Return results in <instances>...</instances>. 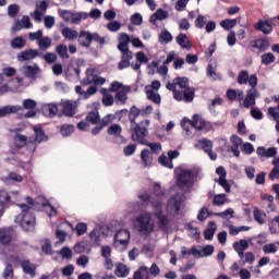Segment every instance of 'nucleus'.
<instances>
[{
	"instance_id": "nucleus-41",
	"label": "nucleus",
	"mask_w": 279,
	"mask_h": 279,
	"mask_svg": "<svg viewBox=\"0 0 279 279\" xmlns=\"http://www.w3.org/2000/svg\"><path fill=\"white\" fill-rule=\"evenodd\" d=\"M134 279H151L149 268L146 266L140 267V269L134 274Z\"/></svg>"
},
{
	"instance_id": "nucleus-26",
	"label": "nucleus",
	"mask_w": 279,
	"mask_h": 279,
	"mask_svg": "<svg viewBox=\"0 0 279 279\" xmlns=\"http://www.w3.org/2000/svg\"><path fill=\"white\" fill-rule=\"evenodd\" d=\"M32 29L34 25L29 21V16H23L21 21H17L15 25L12 27V32H21V29Z\"/></svg>"
},
{
	"instance_id": "nucleus-27",
	"label": "nucleus",
	"mask_w": 279,
	"mask_h": 279,
	"mask_svg": "<svg viewBox=\"0 0 279 279\" xmlns=\"http://www.w3.org/2000/svg\"><path fill=\"white\" fill-rule=\"evenodd\" d=\"M23 108L21 106L8 105L0 108V119L3 117H8V114H16V112H21Z\"/></svg>"
},
{
	"instance_id": "nucleus-31",
	"label": "nucleus",
	"mask_w": 279,
	"mask_h": 279,
	"mask_svg": "<svg viewBox=\"0 0 279 279\" xmlns=\"http://www.w3.org/2000/svg\"><path fill=\"white\" fill-rule=\"evenodd\" d=\"M215 232H217V223L215 221H209L208 228L204 231L205 241H213Z\"/></svg>"
},
{
	"instance_id": "nucleus-39",
	"label": "nucleus",
	"mask_w": 279,
	"mask_h": 279,
	"mask_svg": "<svg viewBox=\"0 0 279 279\" xmlns=\"http://www.w3.org/2000/svg\"><path fill=\"white\" fill-rule=\"evenodd\" d=\"M100 93L102 95L104 106L110 107V106H112V104H114V96H112V94L108 93V89L102 88V89H100Z\"/></svg>"
},
{
	"instance_id": "nucleus-46",
	"label": "nucleus",
	"mask_w": 279,
	"mask_h": 279,
	"mask_svg": "<svg viewBox=\"0 0 279 279\" xmlns=\"http://www.w3.org/2000/svg\"><path fill=\"white\" fill-rule=\"evenodd\" d=\"M142 117V111L136 106L131 107L129 119L131 123H136V118Z\"/></svg>"
},
{
	"instance_id": "nucleus-53",
	"label": "nucleus",
	"mask_w": 279,
	"mask_h": 279,
	"mask_svg": "<svg viewBox=\"0 0 279 279\" xmlns=\"http://www.w3.org/2000/svg\"><path fill=\"white\" fill-rule=\"evenodd\" d=\"M250 80V72L247 70H242L238 75V84H247Z\"/></svg>"
},
{
	"instance_id": "nucleus-14",
	"label": "nucleus",
	"mask_w": 279,
	"mask_h": 279,
	"mask_svg": "<svg viewBox=\"0 0 279 279\" xmlns=\"http://www.w3.org/2000/svg\"><path fill=\"white\" fill-rule=\"evenodd\" d=\"M14 145L19 149L26 147V149H28V151H32V140L29 136L27 137L26 135L16 133L14 136Z\"/></svg>"
},
{
	"instance_id": "nucleus-33",
	"label": "nucleus",
	"mask_w": 279,
	"mask_h": 279,
	"mask_svg": "<svg viewBox=\"0 0 279 279\" xmlns=\"http://www.w3.org/2000/svg\"><path fill=\"white\" fill-rule=\"evenodd\" d=\"M119 45L118 49H129L130 48V43L132 41V37L128 36L125 33H120L119 34Z\"/></svg>"
},
{
	"instance_id": "nucleus-38",
	"label": "nucleus",
	"mask_w": 279,
	"mask_h": 279,
	"mask_svg": "<svg viewBox=\"0 0 279 279\" xmlns=\"http://www.w3.org/2000/svg\"><path fill=\"white\" fill-rule=\"evenodd\" d=\"M43 112L46 117H56L58 114V106L54 104L44 105Z\"/></svg>"
},
{
	"instance_id": "nucleus-63",
	"label": "nucleus",
	"mask_w": 279,
	"mask_h": 279,
	"mask_svg": "<svg viewBox=\"0 0 279 279\" xmlns=\"http://www.w3.org/2000/svg\"><path fill=\"white\" fill-rule=\"evenodd\" d=\"M3 278L4 279H14V269L12 268V265H7L3 271Z\"/></svg>"
},
{
	"instance_id": "nucleus-42",
	"label": "nucleus",
	"mask_w": 279,
	"mask_h": 279,
	"mask_svg": "<svg viewBox=\"0 0 279 279\" xmlns=\"http://www.w3.org/2000/svg\"><path fill=\"white\" fill-rule=\"evenodd\" d=\"M62 36L66 39V40H75V38H77L78 33L77 31H74L73 28L70 27H65L61 31Z\"/></svg>"
},
{
	"instance_id": "nucleus-25",
	"label": "nucleus",
	"mask_w": 279,
	"mask_h": 279,
	"mask_svg": "<svg viewBox=\"0 0 279 279\" xmlns=\"http://www.w3.org/2000/svg\"><path fill=\"white\" fill-rule=\"evenodd\" d=\"M175 40L179 44V47H181V49H193V43H191V39H189V36H186V34L180 33L175 37Z\"/></svg>"
},
{
	"instance_id": "nucleus-61",
	"label": "nucleus",
	"mask_w": 279,
	"mask_h": 279,
	"mask_svg": "<svg viewBox=\"0 0 279 279\" xmlns=\"http://www.w3.org/2000/svg\"><path fill=\"white\" fill-rule=\"evenodd\" d=\"M22 105H23V108H25V110H34V108L38 106V104L34 99H25L23 100Z\"/></svg>"
},
{
	"instance_id": "nucleus-52",
	"label": "nucleus",
	"mask_w": 279,
	"mask_h": 279,
	"mask_svg": "<svg viewBox=\"0 0 279 279\" xmlns=\"http://www.w3.org/2000/svg\"><path fill=\"white\" fill-rule=\"evenodd\" d=\"M198 147L205 151V154L213 149V141L210 140H201L198 142Z\"/></svg>"
},
{
	"instance_id": "nucleus-60",
	"label": "nucleus",
	"mask_w": 279,
	"mask_h": 279,
	"mask_svg": "<svg viewBox=\"0 0 279 279\" xmlns=\"http://www.w3.org/2000/svg\"><path fill=\"white\" fill-rule=\"evenodd\" d=\"M214 206H223L226 204V194H217L213 201Z\"/></svg>"
},
{
	"instance_id": "nucleus-56",
	"label": "nucleus",
	"mask_w": 279,
	"mask_h": 279,
	"mask_svg": "<svg viewBox=\"0 0 279 279\" xmlns=\"http://www.w3.org/2000/svg\"><path fill=\"white\" fill-rule=\"evenodd\" d=\"M87 121L89 123H93L94 125H97V123L100 121L99 112L98 111H92L86 117Z\"/></svg>"
},
{
	"instance_id": "nucleus-19",
	"label": "nucleus",
	"mask_w": 279,
	"mask_h": 279,
	"mask_svg": "<svg viewBox=\"0 0 279 279\" xmlns=\"http://www.w3.org/2000/svg\"><path fill=\"white\" fill-rule=\"evenodd\" d=\"M21 72L25 77H34L40 73V66L38 64L34 63L32 65L25 64L21 68Z\"/></svg>"
},
{
	"instance_id": "nucleus-45",
	"label": "nucleus",
	"mask_w": 279,
	"mask_h": 279,
	"mask_svg": "<svg viewBox=\"0 0 279 279\" xmlns=\"http://www.w3.org/2000/svg\"><path fill=\"white\" fill-rule=\"evenodd\" d=\"M220 26L226 29L227 32H230V29L236 27V20L234 19H227L220 22Z\"/></svg>"
},
{
	"instance_id": "nucleus-17",
	"label": "nucleus",
	"mask_w": 279,
	"mask_h": 279,
	"mask_svg": "<svg viewBox=\"0 0 279 279\" xmlns=\"http://www.w3.org/2000/svg\"><path fill=\"white\" fill-rule=\"evenodd\" d=\"M174 159H175V150H169L167 155H161L158 158V162L162 167H167V169H173Z\"/></svg>"
},
{
	"instance_id": "nucleus-30",
	"label": "nucleus",
	"mask_w": 279,
	"mask_h": 279,
	"mask_svg": "<svg viewBox=\"0 0 279 279\" xmlns=\"http://www.w3.org/2000/svg\"><path fill=\"white\" fill-rule=\"evenodd\" d=\"M114 274L118 278H128L130 276V268L125 264H116Z\"/></svg>"
},
{
	"instance_id": "nucleus-7",
	"label": "nucleus",
	"mask_w": 279,
	"mask_h": 279,
	"mask_svg": "<svg viewBox=\"0 0 279 279\" xmlns=\"http://www.w3.org/2000/svg\"><path fill=\"white\" fill-rule=\"evenodd\" d=\"M130 231L126 229L118 230L114 233V247L117 250H128V246L130 245Z\"/></svg>"
},
{
	"instance_id": "nucleus-6",
	"label": "nucleus",
	"mask_w": 279,
	"mask_h": 279,
	"mask_svg": "<svg viewBox=\"0 0 279 279\" xmlns=\"http://www.w3.org/2000/svg\"><path fill=\"white\" fill-rule=\"evenodd\" d=\"M148 132L146 128H141L138 123L134 122L131 123V137L132 141L135 143H140L141 145H147V141L145 137L147 136Z\"/></svg>"
},
{
	"instance_id": "nucleus-49",
	"label": "nucleus",
	"mask_w": 279,
	"mask_h": 279,
	"mask_svg": "<svg viewBox=\"0 0 279 279\" xmlns=\"http://www.w3.org/2000/svg\"><path fill=\"white\" fill-rule=\"evenodd\" d=\"M56 51L58 56L63 60H66L69 58V48L66 47V45L57 46Z\"/></svg>"
},
{
	"instance_id": "nucleus-64",
	"label": "nucleus",
	"mask_w": 279,
	"mask_h": 279,
	"mask_svg": "<svg viewBox=\"0 0 279 279\" xmlns=\"http://www.w3.org/2000/svg\"><path fill=\"white\" fill-rule=\"evenodd\" d=\"M19 10H21V7L19 4H11L8 7V14L11 17H14L19 14Z\"/></svg>"
},
{
	"instance_id": "nucleus-34",
	"label": "nucleus",
	"mask_w": 279,
	"mask_h": 279,
	"mask_svg": "<svg viewBox=\"0 0 279 279\" xmlns=\"http://www.w3.org/2000/svg\"><path fill=\"white\" fill-rule=\"evenodd\" d=\"M22 269L24 274H27L31 278L36 276V265L29 263V260L22 262Z\"/></svg>"
},
{
	"instance_id": "nucleus-28",
	"label": "nucleus",
	"mask_w": 279,
	"mask_h": 279,
	"mask_svg": "<svg viewBox=\"0 0 279 279\" xmlns=\"http://www.w3.org/2000/svg\"><path fill=\"white\" fill-rule=\"evenodd\" d=\"M93 43V34L82 31L78 35V45L81 47H90V44Z\"/></svg>"
},
{
	"instance_id": "nucleus-15",
	"label": "nucleus",
	"mask_w": 279,
	"mask_h": 279,
	"mask_svg": "<svg viewBox=\"0 0 279 279\" xmlns=\"http://www.w3.org/2000/svg\"><path fill=\"white\" fill-rule=\"evenodd\" d=\"M192 128L194 130H198V132H202L203 130H210V122H207L202 118L199 114L195 113L192 118Z\"/></svg>"
},
{
	"instance_id": "nucleus-62",
	"label": "nucleus",
	"mask_w": 279,
	"mask_h": 279,
	"mask_svg": "<svg viewBox=\"0 0 279 279\" xmlns=\"http://www.w3.org/2000/svg\"><path fill=\"white\" fill-rule=\"evenodd\" d=\"M242 153L246 156H252V154H254V145L252 143H244L242 146Z\"/></svg>"
},
{
	"instance_id": "nucleus-59",
	"label": "nucleus",
	"mask_w": 279,
	"mask_h": 279,
	"mask_svg": "<svg viewBox=\"0 0 279 279\" xmlns=\"http://www.w3.org/2000/svg\"><path fill=\"white\" fill-rule=\"evenodd\" d=\"M179 29H181V32H189V29H191V23L189 22V19L183 17L179 21Z\"/></svg>"
},
{
	"instance_id": "nucleus-29",
	"label": "nucleus",
	"mask_w": 279,
	"mask_h": 279,
	"mask_svg": "<svg viewBox=\"0 0 279 279\" xmlns=\"http://www.w3.org/2000/svg\"><path fill=\"white\" fill-rule=\"evenodd\" d=\"M243 90L241 89H228L227 90V99H229V101H243Z\"/></svg>"
},
{
	"instance_id": "nucleus-37",
	"label": "nucleus",
	"mask_w": 279,
	"mask_h": 279,
	"mask_svg": "<svg viewBox=\"0 0 279 279\" xmlns=\"http://www.w3.org/2000/svg\"><path fill=\"white\" fill-rule=\"evenodd\" d=\"M167 16H169L167 11L159 9L156 11V13H154L150 16V23H153V25H156V23H158V21H165V19H167Z\"/></svg>"
},
{
	"instance_id": "nucleus-48",
	"label": "nucleus",
	"mask_w": 279,
	"mask_h": 279,
	"mask_svg": "<svg viewBox=\"0 0 279 279\" xmlns=\"http://www.w3.org/2000/svg\"><path fill=\"white\" fill-rule=\"evenodd\" d=\"M254 215V220L259 223V226H263V223H265V219L264 217L266 216L265 213H263V210L258 209V207L254 208L253 211Z\"/></svg>"
},
{
	"instance_id": "nucleus-13",
	"label": "nucleus",
	"mask_w": 279,
	"mask_h": 279,
	"mask_svg": "<svg viewBox=\"0 0 279 279\" xmlns=\"http://www.w3.org/2000/svg\"><path fill=\"white\" fill-rule=\"evenodd\" d=\"M150 204L154 208V215L155 217H157V219H159L161 226H165L166 223H168L169 220L167 219V217L162 216V203L160 202V199L153 198L150 201Z\"/></svg>"
},
{
	"instance_id": "nucleus-40",
	"label": "nucleus",
	"mask_w": 279,
	"mask_h": 279,
	"mask_svg": "<svg viewBox=\"0 0 279 279\" xmlns=\"http://www.w3.org/2000/svg\"><path fill=\"white\" fill-rule=\"evenodd\" d=\"M141 160L144 167H151V162H153L151 151H149V149L142 150Z\"/></svg>"
},
{
	"instance_id": "nucleus-3",
	"label": "nucleus",
	"mask_w": 279,
	"mask_h": 279,
	"mask_svg": "<svg viewBox=\"0 0 279 279\" xmlns=\"http://www.w3.org/2000/svg\"><path fill=\"white\" fill-rule=\"evenodd\" d=\"M175 86H179V88L182 90H175L177 101H185V104H191V101L195 99V89L189 86V77H177Z\"/></svg>"
},
{
	"instance_id": "nucleus-36",
	"label": "nucleus",
	"mask_w": 279,
	"mask_h": 279,
	"mask_svg": "<svg viewBox=\"0 0 279 279\" xmlns=\"http://www.w3.org/2000/svg\"><path fill=\"white\" fill-rule=\"evenodd\" d=\"M146 90V97L149 99V101H153L154 104L160 105L161 97L158 92L151 90V87H145Z\"/></svg>"
},
{
	"instance_id": "nucleus-51",
	"label": "nucleus",
	"mask_w": 279,
	"mask_h": 279,
	"mask_svg": "<svg viewBox=\"0 0 279 279\" xmlns=\"http://www.w3.org/2000/svg\"><path fill=\"white\" fill-rule=\"evenodd\" d=\"M38 47L39 49H41L43 51L49 49V47H51V38L49 37H41L38 40Z\"/></svg>"
},
{
	"instance_id": "nucleus-11",
	"label": "nucleus",
	"mask_w": 279,
	"mask_h": 279,
	"mask_svg": "<svg viewBox=\"0 0 279 279\" xmlns=\"http://www.w3.org/2000/svg\"><path fill=\"white\" fill-rule=\"evenodd\" d=\"M121 132H123V129L119 124H111L107 129V134L112 136L118 145H123V143H125V137L121 135Z\"/></svg>"
},
{
	"instance_id": "nucleus-21",
	"label": "nucleus",
	"mask_w": 279,
	"mask_h": 279,
	"mask_svg": "<svg viewBox=\"0 0 279 279\" xmlns=\"http://www.w3.org/2000/svg\"><path fill=\"white\" fill-rule=\"evenodd\" d=\"M230 141L232 143L231 151L235 158H240L241 150L240 147L243 145V138L239 137V135H232L230 137Z\"/></svg>"
},
{
	"instance_id": "nucleus-12",
	"label": "nucleus",
	"mask_w": 279,
	"mask_h": 279,
	"mask_svg": "<svg viewBox=\"0 0 279 279\" xmlns=\"http://www.w3.org/2000/svg\"><path fill=\"white\" fill-rule=\"evenodd\" d=\"M49 3L47 1H39L36 3V10L31 14L36 23H43V16L47 12Z\"/></svg>"
},
{
	"instance_id": "nucleus-32",
	"label": "nucleus",
	"mask_w": 279,
	"mask_h": 279,
	"mask_svg": "<svg viewBox=\"0 0 279 279\" xmlns=\"http://www.w3.org/2000/svg\"><path fill=\"white\" fill-rule=\"evenodd\" d=\"M132 92V87L125 85L116 94L117 101L120 104H125L128 101V94Z\"/></svg>"
},
{
	"instance_id": "nucleus-58",
	"label": "nucleus",
	"mask_w": 279,
	"mask_h": 279,
	"mask_svg": "<svg viewBox=\"0 0 279 279\" xmlns=\"http://www.w3.org/2000/svg\"><path fill=\"white\" fill-rule=\"evenodd\" d=\"M75 230H76L78 236H84V234H86V232H88V225H86L84 222H80L78 225H76Z\"/></svg>"
},
{
	"instance_id": "nucleus-1",
	"label": "nucleus",
	"mask_w": 279,
	"mask_h": 279,
	"mask_svg": "<svg viewBox=\"0 0 279 279\" xmlns=\"http://www.w3.org/2000/svg\"><path fill=\"white\" fill-rule=\"evenodd\" d=\"M195 171L193 169H186L182 167L177 168V181L175 186L181 191V194H175V215H179L186 206V194L193 191L195 186Z\"/></svg>"
},
{
	"instance_id": "nucleus-4",
	"label": "nucleus",
	"mask_w": 279,
	"mask_h": 279,
	"mask_svg": "<svg viewBox=\"0 0 279 279\" xmlns=\"http://www.w3.org/2000/svg\"><path fill=\"white\" fill-rule=\"evenodd\" d=\"M133 228L137 230V232L147 235L154 232V219L151 218V213L144 211L141 213L134 220H133Z\"/></svg>"
},
{
	"instance_id": "nucleus-18",
	"label": "nucleus",
	"mask_w": 279,
	"mask_h": 279,
	"mask_svg": "<svg viewBox=\"0 0 279 279\" xmlns=\"http://www.w3.org/2000/svg\"><path fill=\"white\" fill-rule=\"evenodd\" d=\"M254 28L256 29V32H263L267 36L268 34H271V32H274V24H271L267 20H259L254 25Z\"/></svg>"
},
{
	"instance_id": "nucleus-9",
	"label": "nucleus",
	"mask_w": 279,
	"mask_h": 279,
	"mask_svg": "<svg viewBox=\"0 0 279 279\" xmlns=\"http://www.w3.org/2000/svg\"><path fill=\"white\" fill-rule=\"evenodd\" d=\"M97 70L87 69L86 77L82 81L83 86H88V84H94L95 86H104L106 80L101 76H97Z\"/></svg>"
},
{
	"instance_id": "nucleus-50",
	"label": "nucleus",
	"mask_w": 279,
	"mask_h": 279,
	"mask_svg": "<svg viewBox=\"0 0 279 279\" xmlns=\"http://www.w3.org/2000/svg\"><path fill=\"white\" fill-rule=\"evenodd\" d=\"M171 40H173V36H171V33H169V31L167 29L161 31L159 35V43L167 44L171 43Z\"/></svg>"
},
{
	"instance_id": "nucleus-16",
	"label": "nucleus",
	"mask_w": 279,
	"mask_h": 279,
	"mask_svg": "<svg viewBox=\"0 0 279 279\" xmlns=\"http://www.w3.org/2000/svg\"><path fill=\"white\" fill-rule=\"evenodd\" d=\"M62 112L65 117H73L75 114V110H77V101L75 100H62Z\"/></svg>"
},
{
	"instance_id": "nucleus-22",
	"label": "nucleus",
	"mask_w": 279,
	"mask_h": 279,
	"mask_svg": "<svg viewBox=\"0 0 279 279\" xmlns=\"http://www.w3.org/2000/svg\"><path fill=\"white\" fill-rule=\"evenodd\" d=\"M35 58H38V50L36 49L24 50L17 54L19 62H27Z\"/></svg>"
},
{
	"instance_id": "nucleus-55",
	"label": "nucleus",
	"mask_w": 279,
	"mask_h": 279,
	"mask_svg": "<svg viewBox=\"0 0 279 279\" xmlns=\"http://www.w3.org/2000/svg\"><path fill=\"white\" fill-rule=\"evenodd\" d=\"M73 132H75V126L72 124H63L61 126V134L63 136H71Z\"/></svg>"
},
{
	"instance_id": "nucleus-44",
	"label": "nucleus",
	"mask_w": 279,
	"mask_h": 279,
	"mask_svg": "<svg viewBox=\"0 0 279 279\" xmlns=\"http://www.w3.org/2000/svg\"><path fill=\"white\" fill-rule=\"evenodd\" d=\"M276 62V56L271 52H266L262 54V64L265 66H269V64H274Z\"/></svg>"
},
{
	"instance_id": "nucleus-57",
	"label": "nucleus",
	"mask_w": 279,
	"mask_h": 279,
	"mask_svg": "<svg viewBox=\"0 0 279 279\" xmlns=\"http://www.w3.org/2000/svg\"><path fill=\"white\" fill-rule=\"evenodd\" d=\"M59 254L62 256V258H66L68 260L73 258V251H71V248L68 246L62 247L59 251Z\"/></svg>"
},
{
	"instance_id": "nucleus-8",
	"label": "nucleus",
	"mask_w": 279,
	"mask_h": 279,
	"mask_svg": "<svg viewBox=\"0 0 279 279\" xmlns=\"http://www.w3.org/2000/svg\"><path fill=\"white\" fill-rule=\"evenodd\" d=\"M60 16L65 21L66 23H72L74 25H78L80 22L86 21L88 19V13H73L71 11L66 10H59Z\"/></svg>"
},
{
	"instance_id": "nucleus-20",
	"label": "nucleus",
	"mask_w": 279,
	"mask_h": 279,
	"mask_svg": "<svg viewBox=\"0 0 279 279\" xmlns=\"http://www.w3.org/2000/svg\"><path fill=\"white\" fill-rule=\"evenodd\" d=\"M251 47L253 49H258L260 52H265L271 47V43L267 38H259L251 41Z\"/></svg>"
},
{
	"instance_id": "nucleus-23",
	"label": "nucleus",
	"mask_w": 279,
	"mask_h": 279,
	"mask_svg": "<svg viewBox=\"0 0 279 279\" xmlns=\"http://www.w3.org/2000/svg\"><path fill=\"white\" fill-rule=\"evenodd\" d=\"M250 247L247 240H240L233 243V250L241 258H245V250Z\"/></svg>"
},
{
	"instance_id": "nucleus-54",
	"label": "nucleus",
	"mask_w": 279,
	"mask_h": 279,
	"mask_svg": "<svg viewBox=\"0 0 279 279\" xmlns=\"http://www.w3.org/2000/svg\"><path fill=\"white\" fill-rule=\"evenodd\" d=\"M11 47L13 49H23V47H25V39H23V37H16L12 39Z\"/></svg>"
},
{
	"instance_id": "nucleus-24",
	"label": "nucleus",
	"mask_w": 279,
	"mask_h": 279,
	"mask_svg": "<svg viewBox=\"0 0 279 279\" xmlns=\"http://www.w3.org/2000/svg\"><path fill=\"white\" fill-rule=\"evenodd\" d=\"M258 90L256 88H251L247 90V95L243 100L244 108H252V106H256V95Z\"/></svg>"
},
{
	"instance_id": "nucleus-10",
	"label": "nucleus",
	"mask_w": 279,
	"mask_h": 279,
	"mask_svg": "<svg viewBox=\"0 0 279 279\" xmlns=\"http://www.w3.org/2000/svg\"><path fill=\"white\" fill-rule=\"evenodd\" d=\"M35 132V136H29L32 142V151H36L37 145H40V143H45L48 137L45 134V131H43V128L40 126H34L33 128Z\"/></svg>"
},
{
	"instance_id": "nucleus-43",
	"label": "nucleus",
	"mask_w": 279,
	"mask_h": 279,
	"mask_svg": "<svg viewBox=\"0 0 279 279\" xmlns=\"http://www.w3.org/2000/svg\"><path fill=\"white\" fill-rule=\"evenodd\" d=\"M207 22H208V20L206 17V15L198 14L194 22V26L196 27V29H204V27H206Z\"/></svg>"
},
{
	"instance_id": "nucleus-5",
	"label": "nucleus",
	"mask_w": 279,
	"mask_h": 279,
	"mask_svg": "<svg viewBox=\"0 0 279 279\" xmlns=\"http://www.w3.org/2000/svg\"><path fill=\"white\" fill-rule=\"evenodd\" d=\"M10 202V195L5 191H0V217L5 211V206ZM12 241V233L8 229H0V243L1 245H9Z\"/></svg>"
},
{
	"instance_id": "nucleus-2",
	"label": "nucleus",
	"mask_w": 279,
	"mask_h": 279,
	"mask_svg": "<svg viewBox=\"0 0 279 279\" xmlns=\"http://www.w3.org/2000/svg\"><path fill=\"white\" fill-rule=\"evenodd\" d=\"M25 199L28 205H19L21 214L15 217V223H20L23 230L29 232V230H34V226H36V217H34V214L32 213V208H34V201L29 196Z\"/></svg>"
},
{
	"instance_id": "nucleus-47",
	"label": "nucleus",
	"mask_w": 279,
	"mask_h": 279,
	"mask_svg": "<svg viewBox=\"0 0 279 279\" xmlns=\"http://www.w3.org/2000/svg\"><path fill=\"white\" fill-rule=\"evenodd\" d=\"M5 184H12V182H23V177L21 174L11 172L4 178Z\"/></svg>"
},
{
	"instance_id": "nucleus-35",
	"label": "nucleus",
	"mask_w": 279,
	"mask_h": 279,
	"mask_svg": "<svg viewBox=\"0 0 279 279\" xmlns=\"http://www.w3.org/2000/svg\"><path fill=\"white\" fill-rule=\"evenodd\" d=\"M89 239H90L92 245L99 247V245H101V233L99 232V229H97V228L93 229L89 232Z\"/></svg>"
}]
</instances>
